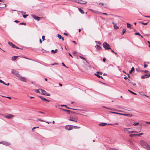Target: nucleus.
I'll return each instance as SVG.
<instances>
[{
    "label": "nucleus",
    "mask_w": 150,
    "mask_h": 150,
    "mask_svg": "<svg viewBox=\"0 0 150 150\" xmlns=\"http://www.w3.org/2000/svg\"><path fill=\"white\" fill-rule=\"evenodd\" d=\"M139 144L141 146L147 150H150V146L144 140L140 141Z\"/></svg>",
    "instance_id": "f257e3e1"
},
{
    "label": "nucleus",
    "mask_w": 150,
    "mask_h": 150,
    "mask_svg": "<svg viewBox=\"0 0 150 150\" xmlns=\"http://www.w3.org/2000/svg\"><path fill=\"white\" fill-rule=\"evenodd\" d=\"M103 46L105 50L111 49L109 45L106 42H105L103 43Z\"/></svg>",
    "instance_id": "f03ea898"
},
{
    "label": "nucleus",
    "mask_w": 150,
    "mask_h": 150,
    "mask_svg": "<svg viewBox=\"0 0 150 150\" xmlns=\"http://www.w3.org/2000/svg\"><path fill=\"white\" fill-rule=\"evenodd\" d=\"M11 73L13 74L16 76L17 77L20 76V74L18 71H16L14 69H12L11 70Z\"/></svg>",
    "instance_id": "7ed1b4c3"
},
{
    "label": "nucleus",
    "mask_w": 150,
    "mask_h": 150,
    "mask_svg": "<svg viewBox=\"0 0 150 150\" xmlns=\"http://www.w3.org/2000/svg\"><path fill=\"white\" fill-rule=\"evenodd\" d=\"M65 129L67 130H70L72 129V125H68L65 126Z\"/></svg>",
    "instance_id": "20e7f679"
},
{
    "label": "nucleus",
    "mask_w": 150,
    "mask_h": 150,
    "mask_svg": "<svg viewBox=\"0 0 150 150\" xmlns=\"http://www.w3.org/2000/svg\"><path fill=\"white\" fill-rule=\"evenodd\" d=\"M18 78L21 81H22L24 82H26V79L25 78V77L21 76L20 75V76H18Z\"/></svg>",
    "instance_id": "39448f33"
},
{
    "label": "nucleus",
    "mask_w": 150,
    "mask_h": 150,
    "mask_svg": "<svg viewBox=\"0 0 150 150\" xmlns=\"http://www.w3.org/2000/svg\"><path fill=\"white\" fill-rule=\"evenodd\" d=\"M0 144H3L6 146H8L11 145L10 143L7 142H0Z\"/></svg>",
    "instance_id": "423d86ee"
},
{
    "label": "nucleus",
    "mask_w": 150,
    "mask_h": 150,
    "mask_svg": "<svg viewBox=\"0 0 150 150\" xmlns=\"http://www.w3.org/2000/svg\"><path fill=\"white\" fill-rule=\"evenodd\" d=\"M150 76V74H145L143 76H141V78L142 79H144L145 78H147Z\"/></svg>",
    "instance_id": "0eeeda50"
},
{
    "label": "nucleus",
    "mask_w": 150,
    "mask_h": 150,
    "mask_svg": "<svg viewBox=\"0 0 150 150\" xmlns=\"http://www.w3.org/2000/svg\"><path fill=\"white\" fill-rule=\"evenodd\" d=\"M31 16L33 18H34V19H35V20H36L38 21L40 20V17L36 16L35 15H32Z\"/></svg>",
    "instance_id": "6e6552de"
},
{
    "label": "nucleus",
    "mask_w": 150,
    "mask_h": 150,
    "mask_svg": "<svg viewBox=\"0 0 150 150\" xmlns=\"http://www.w3.org/2000/svg\"><path fill=\"white\" fill-rule=\"evenodd\" d=\"M5 117L8 119H11L14 117L13 115L11 114H8V115H5Z\"/></svg>",
    "instance_id": "1a4fd4ad"
},
{
    "label": "nucleus",
    "mask_w": 150,
    "mask_h": 150,
    "mask_svg": "<svg viewBox=\"0 0 150 150\" xmlns=\"http://www.w3.org/2000/svg\"><path fill=\"white\" fill-rule=\"evenodd\" d=\"M78 2L80 4H86L87 3L85 1H83L81 0H78Z\"/></svg>",
    "instance_id": "9d476101"
},
{
    "label": "nucleus",
    "mask_w": 150,
    "mask_h": 150,
    "mask_svg": "<svg viewBox=\"0 0 150 150\" xmlns=\"http://www.w3.org/2000/svg\"><path fill=\"white\" fill-rule=\"evenodd\" d=\"M6 6V5L5 4L0 3V8H2L5 7Z\"/></svg>",
    "instance_id": "9b49d317"
},
{
    "label": "nucleus",
    "mask_w": 150,
    "mask_h": 150,
    "mask_svg": "<svg viewBox=\"0 0 150 150\" xmlns=\"http://www.w3.org/2000/svg\"><path fill=\"white\" fill-rule=\"evenodd\" d=\"M121 115H123L125 116H127L128 117H132V115L130 114H121Z\"/></svg>",
    "instance_id": "f8f14e48"
},
{
    "label": "nucleus",
    "mask_w": 150,
    "mask_h": 150,
    "mask_svg": "<svg viewBox=\"0 0 150 150\" xmlns=\"http://www.w3.org/2000/svg\"><path fill=\"white\" fill-rule=\"evenodd\" d=\"M107 125V124L106 123L102 122L100 123H99L98 125L100 126H104Z\"/></svg>",
    "instance_id": "ddd939ff"
},
{
    "label": "nucleus",
    "mask_w": 150,
    "mask_h": 150,
    "mask_svg": "<svg viewBox=\"0 0 150 150\" xmlns=\"http://www.w3.org/2000/svg\"><path fill=\"white\" fill-rule=\"evenodd\" d=\"M69 120L71 121H74L77 122V120H76V119L73 117H70L69 119Z\"/></svg>",
    "instance_id": "4468645a"
},
{
    "label": "nucleus",
    "mask_w": 150,
    "mask_h": 150,
    "mask_svg": "<svg viewBox=\"0 0 150 150\" xmlns=\"http://www.w3.org/2000/svg\"><path fill=\"white\" fill-rule=\"evenodd\" d=\"M112 23L114 25V28L115 29H118V28H119L118 27L116 26V23H115L114 22H112Z\"/></svg>",
    "instance_id": "2eb2a0df"
},
{
    "label": "nucleus",
    "mask_w": 150,
    "mask_h": 150,
    "mask_svg": "<svg viewBox=\"0 0 150 150\" xmlns=\"http://www.w3.org/2000/svg\"><path fill=\"white\" fill-rule=\"evenodd\" d=\"M61 106H65V107H66L68 109H72V110H77V109H76L70 108L69 107H67V105H61Z\"/></svg>",
    "instance_id": "dca6fc26"
},
{
    "label": "nucleus",
    "mask_w": 150,
    "mask_h": 150,
    "mask_svg": "<svg viewBox=\"0 0 150 150\" xmlns=\"http://www.w3.org/2000/svg\"><path fill=\"white\" fill-rule=\"evenodd\" d=\"M40 90L41 91L40 93L42 95H45V94L46 93V92L44 90L42 89H40Z\"/></svg>",
    "instance_id": "f3484780"
},
{
    "label": "nucleus",
    "mask_w": 150,
    "mask_h": 150,
    "mask_svg": "<svg viewBox=\"0 0 150 150\" xmlns=\"http://www.w3.org/2000/svg\"><path fill=\"white\" fill-rule=\"evenodd\" d=\"M95 47L97 49H98V50H100L101 49V47L98 45H96V46H95Z\"/></svg>",
    "instance_id": "a211bd4d"
},
{
    "label": "nucleus",
    "mask_w": 150,
    "mask_h": 150,
    "mask_svg": "<svg viewBox=\"0 0 150 150\" xmlns=\"http://www.w3.org/2000/svg\"><path fill=\"white\" fill-rule=\"evenodd\" d=\"M110 112L111 113L115 114H118V115H121V114H122V113H118V112H112V111Z\"/></svg>",
    "instance_id": "6ab92c4d"
},
{
    "label": "nucleus",
    "mask_w": 150,
    "mask_h": 150,
    "mask_svg": "<svg viewBox=\"0 0 150 150\" xmlns=\"http://www.w3.org/2000/svg\"><path fill=\"white\" fill-rule=\"evenodd\" d=\"M79 11L82 13V14H84V13L83 11L81 8H79Z\"/></svg>",
    "instance_id": "aec40b11"
},
{
    "label": "nucleus",
    "mask_w": 150,
    "mask_h": 150,
    "mask_svg": "<svg viewBox=\"0 0 150 150\" xmlns=\"http://www.w3.org/2000/svg\"><path fill=\"white\" fill-rule=\"evenodd\" d=\"M40 89H35L34 90V91L38 93H40Z\"/></svg>",
    "instance_id": "412c9836"
},
{
    "label": "nucleus",
    "mask_w": 150,
    "mask_h": 150,
    "mask_svg": "<svg viewBox=\"0 0 150 150\" xmlns=\"http://www.w3.org/2000/svg\"><path fill=\"white\" fill-rule=\"evenodd\" d=\"M131 24L128 23H127V26L128 28H129L131 29L132 28L131 27Z\"/></svg>",
    "instance_id": "4be33fe9"
},
{
    "label": "nucleus",
    "mask_w": 150,
    "mask_h": 150,
    "mask_svg": "<svg viewBox=\"0 0 150 150\" xmlns=\"http://www.w3.org/2000/svg\"><path fill=\"white\" fill-rule=\"evenodd\" d=\"M80 127H78V126H73V125H72V129H73V128H75V129H79V128Z\"/></svg>",
    "instance_id": "5701e85b"
},
{
    "label": "nucleus",
    "mask_w": 150,
    "mask_h": 150,
    "mask_svg": "<svg viewBox=\"0 0 150 150\" xmlns=\"http://www.w3.org/2000/svg\"><path fill=\"white\" fill-rule=\"evenodd\" d=\"M18 56H13L12 57V60L13 61L15 60L16 58L18 57Z\"/></svg>",
    "instance_id": "b1692460"
},
{
    "label": "nucleus",
    "mask_w": 150,
    "mask_h": 150,
    "mask_svg": "<svg viewBox=\"0 0 150 150\" xmlns=\"http://www.w3.org/2000/svg\"><path fill=\"white\" fill-rule=\"evenodd\" d=\"M57 49H56L55 50H51V52L53 54H54L55 53L57 52Z\"/></svg>",
    "instance_id": "393cba45"
},
{
    "label": "nucleus",
    "mask_w": 150,
    "mask_h": 150,
    "mask_svg": "<svg viewBox=\"0 0 150 150\" xmlns=\"http://www.w3.org/2000/svg\"><path fill=\"white\" fill-rule=\"evenodd\" d=\"M134 67H133L132 68L131 70L129 71V73L130 74H131L132 73V72L134 70Z\"/></svg>",
    "instance_id": "a878e982"
},
{
    "label": "nucleus",
    "mask_w": 150,
    "mask_h": 150,
    "mask_svg": "<svg viewBox=\"0 0 150 150\" xmlns=\"http://www.w3.org/2000/svg\"><path fill=\"white\" fill-rule=\"evenodd\" d=\"M130 128H125L124 129V131L125 132H128V129H130Z\"/></svg>",
    "instance_id": "bb28decb"
},
{
    "label": "nucleus",
    "mask_w": 150,
    "mask_h": 150,
    "mask_svg": "<svg viewBox=\"0 0 150 150\" xmlns=\"http://www.w3.org/2000/svg\"><path fill=\"white\" fill-rule=\"evenodd\" d=\"M40 98L42 100H43L44 101H45L46 100V99L45 98H43L42 96H40Z\"/></svg>",
    "instance_id": "cd10ccee"
},
{
    "label": "nucleus",
    "mask_w": 150,
    "mask_h": 150,
    "mask_svg": "<svg viewBox=\"0 0 150 150\" xmlns=\"http://www.w3.org/2000/svg\"><path fill=\"white\" fill-rule=\"evenodd\" d=\"M129 136L130 137H133L136 136V134H130Z\"/></svg>",
    "instance_id": "c85d7f7f"
},
{
    "label": "nucleus",
    "mask_w": 150,
    "mask_h": 150,
    "mask_svg": "<svg viewBox=\"0 0 150 150\" xmlns=\"http://www.w3.org/2000/svg\"><path fill=\"white\" fill-rule=\"evenodd\" d=\"M128 91L129 92H130L131 93H132L134 94V95H137V94L136 93H135L131 91L130 90H128Z\"/></svg>",
    "instance_id": "c756f323"
},
{
    "label": "nucleus",
    "mask_w": 150,
    "mask_h": 150,
    "mask_svg": "<svg viewBox=\"0 0 150 150\" xmlns=\"http://www.w3.org/2000/svg\"><path fill=\"white\" fill-rule=\"evenodd\" d=\"M136 134V136H140L141 135L143 134L144 133H140L139 134Z\"/></svg>",
    "instance_id": "7c9ffc66"
},
{
    "label": "nucleus",
    "mask_w": 150,
    "mask_h": 150,
    "mask_svg": "<svg viewBox=\"0 0 150 150\" xmlns=\"http://www.w3.org/2000/svg\"><path fill=\"white\" fill-rule=\"evenodd\" d=\"M139 23H142V24H143L144 25H147L148 23V22H147V23H143V22H139Z\"/></svg>",
    "instance_id": "2f4dec72"
},
{
    "label": "nucleus",
    "mask_w": 150,
    "mask_h": 150,
    "mask_svg": "<svg viewBox=\"0 0 150 150\" xmlns=\"http://www.w3.org/2000/svg\"><path fill=\"white\" fill-rule=\"evenodd\" d=\"M126 30L125 29H123L122 30V35H123L124 33H125L126 32Z\"/></svg>",
    "instance_id": "473e14b6"
},
{
    "label": "nucleus",
    "mask_w": 150,
    "mask_h": 150,
    "mask_svg": "<svg viewBox=\"0 0 150 150\" xmlns=\"http://www.w3.org/2000/svg\"><path fill=\"white\" fill-rule=\"evenodd\" d=\"M140 95H142V96H146V97H149V96H146L144 95V94L143 93V92H140Z\"/></svg>",
    "instance_id": "72a5a7b5"
},
{
    "label": "nucleus",
    "mask_w": 150,
    "mask_h": 150,
    "mask_svg": "<svg viewBox=\"0 0 150 150\" xmlns=\"http://www.w3.org/2000/svg\"><path fill=\"white\" fill-rule=\"evenodd\" d=\"M95 75L96 76L98 77L99 78V77H100V76L99 75V74H98V73H97V72H96V73H95Z\"/></svg>",
    "instance_id": "f704fd0d"
},
{
    "label": "nucleus",
    "mask_w": 150,
    "mask_h": 150,
    "mask_svg": "<svg viewBox=\"0 0 150 150\" xmlns=\"http://www.w3.org/2000/svg\"><path fill=\"white\" fill-rule=\"evenodd\" d=\"M111 110H112V109H111ZM113 110L115 111H118V112H123V111H122L121 110H116V109H113Z\"/></svg>",
    "instance_id": "c9c22d12"
},
{
    "label": "nucleus",
    "mask_w": 150,
    "mask_h": 150,
    "mask_svg": "<svg viewBox=\"0 0 150 150\" xmlns=\"http://www.w3.org/2000/svg\"><path fill=\"white\" fill-rule=\"evenodd\" d=\"M8 44H9V45L11 46V47L12 46V45H13V43L11 42H8Z\"/></svg>",
    "instance_id": "e433bc0d"
},
{
    "label": "nucleus",
    "mask_w": 150,
    "mask_h": 150,
    "mask_svg": "<svg viewBox=\"0 0 150 150\" xmlns=\"http://www.w3.org/2000/svg\"><path fill=\"white\" fill-rule=\"evenodd\" d=\"M57 37L59 39H61L62 38V36H61L60 35H59V34H58L57 35Z\"/></svg>",
    "instance_id": "4c0bfd02"
},
{
    "label": "nucleus",
    "mask_w": 150,
    "mask_h": 150,
    "mask_svg": "<svg viewBox=\"0 0 150 150\" xmlns=\"http://www.w3.org/2000/svg\"><path fill=\"white\" fill-rule=\"evenodd\" d=\"M45 95H46L48 96H50V93L46 92V93L45 94Z\"/></svg>",
    "instance_id": "58836bf2"
},
{
    "label": "nucleus",
    "mask_w": 150,
    "mask_h": 150,
    "mask_svg": "<svg viewBox=\"0 0 150 150\" xmlns=\"http://www.w3.org/2000/svg\"><path fill=\"white\" fill-rule=\"evenodd\" d=\"M62 110H63L64 111H65L67 112H70V111L69 110H66V109H62Z\"/></svg>",
    "instance_id": "ea45409f"
},
{
    "label": "nucleus",
    "mask_w": 150,
    "mask_h": 150,
    "mask_svg": "<svg viewBox=\"0 0 150 150\" xmlns=\"http://www.w3.org/2000/svg\"><path fill=\"white\" fill-rule=\"evenodd\" d=\"M79 57L82 59H83L86 61V59H85V58H84V57H83L81 56H79Z\"/></svg>",
    "instance_id": "a19ab883"
},
{
    "label": "nucleus",
    "mask_w": 150,
    "mask_h": 150,
    "mask_svg": "<svg viewBox=\"0 0 150 150\" xmlns=\"http://www.w3.org/2000/svg\"><path fill=\"white\" fill-rule=\"evenodd\" d=\"M38 120H39V121H41V122H45V121L40 119V118H38Z\"/></svg>",
    "instance_id": "79ce46f5"
},
{
    "label": "nucleus",
    "mask_w": 150,
    "mask_h": 150,
    "mask_svg": "<svg viewBox=\"0 0 150 150\" xmlns=\"http://www.w3.org/2000/svg\"><path fill=\"white\" fill-rule=\"evenodd\" d=\"M28 16V15H27V14H26V15H23V17L24 18H26V17L27 16Z\"/></svg>",
    "instance_id": "37998d69"
},
{
    "label": "nucleus",
    "mask_w": 150,
    "mask_h": 150,
    "mask_svg": "<svg viewBox=\"0 0 150 150\" xmlns=\"http://www.w3.org/2000/svg\"><path fill=\"white\" fill-rule=\"evenodd\" d=\"M97 73L99 74V75H102L103 74L102 72L97 71Z\"/></svg>",
    "instance_id": "c03bdc74"
},
{
    "label": "nucleus",
    "mask_w": 150,
    "mask_h": 150,
    "mask_svg": "<svg viewBox=\"0 0 150 150\" xmlns=\"http://www.w3.org/2000/svg\"><path fill=\"white\" fill-rule=\"evenodd\" d=\"M139 124V122H136V123H134L133 125H134L136 126V125H138Z\"/></svg>",
    "instance_id": "a18cd8bd"
},
{
    "label": "nucleus",
    "mask_w": 150,
    "mask_h": 150,
    "mask_svg": "<svg viewBox=\"0 0 150 150\" xmlns=\"http://www.w3.org/2000/svg\"><path fill=\"white\" fill-rule=\"evenodd\" d=\"M135 35H138L139 36H141V35L140 34V33H135Z\"/></svg>",
    "instance_id": "49530a36"
},
{
    "label": "nucleus",
    "mask_w": 150,
    "mask_h": 150,
    "mask_svg": "<svg viewBox=\"0 0 150 150\" xmlns=\"http://www.w3.org/2000/svg\"><path fill=\"white\" fill-rule=\"evenodd\" d=\"M62 64L63 66L65 67L66 68H68V67L65 65L64 63H62Z\"/></svg>",
    "instance_id": "de8ad7c7"
},
{
    "label": "nucleus",
    "mask_w": 150,
    "mask_h": 150,
    "mask_svg": "<svg viewBox=\"0 0 150 150\" xmlns=\"http://www.w3.org/2000/svg\"><path fill=\"white\" fill-rule=\"evenodd\" d=\"M91 10L94 13H97L98 12V11H95V10Z\"/></svg>",
    "instance_id": "09e8293b"
},
{
    "label": "nucleus",
    "mask_w": 150,
    "mask_h": 150,
    "mask_svg": "<svg viewBox=\"0 0 150 150\" xmlns=\"http://www.w3.org/2000/svg\"><path fill=\"white\" fill-rule=\"evenodd\" d=\"M20 24L21 25H26V23H23V22L21 23H20Z\"/></svg>",
    "instance_id": "8fccbe9b"
},
{
    "label": "nucleus",
    "mask_w": 150,
    "mask_h": 150,
    "mask_svg": "<svg viewBox=\"0 0 150 150\" xmlns=\"http://www.w3.org/2000/svg\"><path fill=\"white\" fill-rule=\"evenodd\" d=\"M3 84L5 85H7V86H8L9 85V83H6L5 82H4V83Z\"/></svg>",
    "instance_id": "3c124183"
},
{
    "label": "nucleus",
    "mask_w": 150,
    "mask_h": 150,
    "mask_svg": "<svg viewBox=\"0 0 150 150\" xmlns=\"http://www.w3.org/2000/svg\"><path fill=\"white\" fill-rule=\"evenodd\" d=\"M45 36L44 35L42 36V38L43 41H44L45 40Z\"/></svg>",
    "instance_id": "603ef678"
},
{
    "label": "nucleus",
    "mask_w": 150,
    "mask_h": 150,
    "mask_svg": "<svg viewBox=\"0 0 150 150\" xmlns=\"http://www.w3.org/2000/svg\"><path fill=\"white\" fill-rule=\"evenodd\" d=\"M95 42L96 43H98V44H99V45H101V43L100 42H98V41H96Z\"/></svg>",
    "instance_id": "864d4df0"
},
{
    "label": "nucleus",
    "mask_w": 150,
    "mask_h": 150,
    "mask_svg": "<svg viewBox=\"0 0 150 150\" xmlns=\"http://www.w3.org/2000/svg\"><path fill=\"white\" fill-rule=\"evenodd\" d=\"M99 13H101L103 14H104V15H108V14L107 13H101V12H99Z\"/></svg>",
    "instance_id": "5fc2aeb1"
},
{
    "label": "nucleus",
    "mask_w": 150,
    "mask_h": 150,
    "mask_svg": "<svg viewBox=\"0 0 150 150\" xmlns=\"http://www.w3.org/2000/svg\"><path fill=\"white\" fill-rule=\"evenodd\" d=\"M4 81H3L2 80H1L0 79V83H4Z\"/></svg>",
    "instance_id": "6e6d98bb"
},
{
    "label": "nucleus",
    "mask_w": 150,
    "mask_h": 150,
    "mask_svg": "<svg viewBox=\"0 0 150 150\" xmlns=\"http://www.w3.org/2000/svg\"><path fill=\"white\" fill-rule=\"evenodd\" d=\"M16 46L14 45V44H13V45H12V46L11 47L13 48H15V47H16Z\"/></svg>",
    "instance_id": "4d7b16f0"
},
{
    "label": "nucleus",
    "mask_w": 150,
    "mask_h": 150,
    "mask_svg": "<svg viewBox=\"0 0 150 150\" xmlns=\"http://www.w3.org/2000/svg\"><path fill=\"white\" fill-rule=\"evenodd\" d=\"M128 82L129 83H132L131 81V80H130V79H128Z\"/></svg>",
    "instance_id": "13d9d810"
},
{
    "label": "nucleus",
    "mask_w": 150,
    "mask_h": 150,
    "mask_svg": "<svg viewBox=\"0 0 150 150\" xmlns=\"http://www.w3.org/2000/svg\"><path fill=\"white\" fill-rule=\"evenodd\" d=\"M64 34L66 36H67L68 35V34L66 33H64Z\"/></svg>",
    "instance_id": "bf43d9fd"
},
{
    "label": "nucleus",
    "mask_w": 150,
    "mask_h": 150,
    "mask_svg": "<svg viewBox=\"0 0 150 150\" xmlns=\"http://www.w3.org/2000/svg\"><path fill=\"white\" fill-rule=\"evenodd\" d=\"M143 71L144 72L146 73H148L149 72L148 71L146 70L144 71Z\"/></svg>",
    "instance_id": "052dcab7"
},
{
    "label": "nucleus",
    "mask_w": 150,
    "mask_h": 150,
    "mask_svg": "<svg viewBox=\"0 0 150 150\" xmlns=\"http://www.w3.org/2000/svg\"><path fill=\"white\" fill-rule=\"evenodd\" d=\"M144 68H145L146 67H147V65H146V64H144Z\"/></svg>",
    "instance_id": "680f3d73"
},
{
    "label": "nucleus",
    "mask_w": 150,
    "mask_h": 150,
    "mask_svg": "<svg viewBox=\"0 0 150 150\" xmlns=\"http://www.w3.org/2000/svg\"><path fill=\"white\" fill-rule=\"evenodd\" d=\"M103 62H105L106 61V59L105 58H103Z\"/></svg>",
    "instance_id": "e2e57ef3"
},
{
    "label": "nucleus",
    "mask_w": 150,
    "mask_h": 150,
    "mask_svg": "<svg viewBox=\"0 0 150 150\" xmlns=\"http://www.w3.org/2000/svg\"><path fill=\"white\" fill-rule=\"evenodd\" d=\"M72 42H73V43H74L75 44H76H76H77V43H76V41H72Z\"/></svg>",
    "instance_id": "0e129e2a"
},
{
    "label": "nucleus",
    "mask_w": 150,
    "mask_h": 150,
    "mask_svg": "<svg viewBox=\"0 0 150 150\" xmlns=\"http://www.w3.org/2000/svg\"><path fill=\"white\" fill-rule=\"evenodd\" d=\"M148 43L149 44V46L150 47V42L148 41Z\"/></svg>",
    "instance_id": "69168bd1"
},
{
    "label": "nucleus",
    "mask_w": 150,
    "mask_h": 150,
    "mask_svg": "<svg viewBox=\"0 0 150 150\" xmlns=\"http://www.w3.org/2000/svg\"><path fill=\"white\" fill-rule=\"evenodd\" d=\"M132 83L133 84V86H135V85H136V84L135 83Z\"/></svg>",
    "instance_id": "338daca9"
},
{
    "label": "nucleus",
    "mask_w": 150,
    "mask_h": 150,
    "mask_svg": "<svg viewBox=\"0 0 150 150\" xmlns=\"http://www.w3.org/2000/svg\"><path fill=\"white\" fill-rule=\"evenodd\" d=\"M38 112L39 113H42V114L44 113V112H41V111H38Z\"/></svg>",
    "instance_id": "774afa93"
}]
</instances>
